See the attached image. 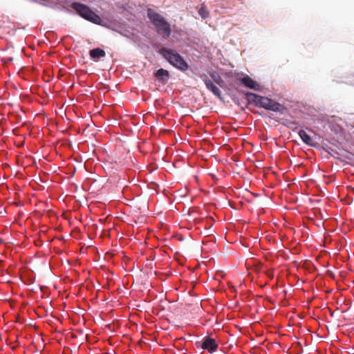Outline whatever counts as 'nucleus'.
<instances>
[{"mask_svg":"<svg viewBox=\"0 0 354 354\" xmlns=\"http://www.w3.org/2000/svg\"><path fill=\"white\" fill-rule=\"evenodd\" d=\"M247 100L257 107L272 111L274 112L283 113L286 108L283 105L267 97L261 96L252 93L245 94Z\"/></svg>","mask_w":354,"mask_h":354,"instance_id":"obj_1","label":"nucleus"},{"mask_svg":"<svg viewBox=\"0 0 354 354\" xmlns=\"http://www.w3.org/2000/svg\"><path fill=\"white\" fill-rule=\"evenodd\" d=\"M159 53L175 68L182 71L189 68L188 64L174 50L163 47L159 50Z\"/></svg>","mask_w":354,"mask_h":354,"instance_id":"obj_2","label":"nucleus"},{"mask_svg":"<svg viewBox=\"0 0 354 354\" xmlns=\"http://www.w3.org/2000/svg\"><path fill=\"white\" fill-rule=\"evenodd\" d=\"M147 17L157 29L158 33L163 34L168 37L171 33L170 24L165 19L153 10L149 8L147 10Z\"/></svg>","mask_w":354,"mask_h":354,"instance_id":"obj_3","label":"nucleus"},{"mask_svg":"<svg viewBox=\"0 0 354 354\" xmlns=\"http://www.w3.org/2000/svg\"><path fill=\"white\" fill-rule=\"evenodd\" d=\"M71 8L74 9L80 16L86 20L95 24H101L102 19L100 16L91 10L88 6L81 3L74 2L71 4Z\"/></svg>","mask_w":354,"mask_h":354,"instance_id":"obj_4","label":"nucleus"},{"mask_svg":"<svg viewBox=\"0 0 354 354\" xmlns=\"http://www.w3.org/2000/svg\"><path fill=\"white\" fill-rule=\"evenodd\" d=\"M202 79L207 87L215 96L218 97L220 100L222 99L221 91L220 89L208 78L206 75H203Z\"/></svg>","mask_w":354,"mask_h":354,"instance_id":"obj_5","label":"nucleus"},{"mask_svg":"<svg viewBox=\"0 0 354 354\" xmlns=\"http://www.w3.org/2000/svg\"><path fill=\"white\" fill-rule=\"evenodd\" d=\"M239 80L242 84L248 88L255 91H260L261 89V86L248 75L239 79Z\"/></svg>","mask_w":354,"mask_h":354,"instance_id":"obj_6","label":"nucleus"},{"mask_svg":"<svg viewBox=\"0 0 354 354\" xmlns=\"http://www.w3.org/2000/svg\"><path fill=\"white\" fill-rule=\"evenodd\" d=\"M201 347L203 349L207 350L209 352H213L217 349L218 344H216L215 339L209 337H205L201 344Z\"/></svg>","mask_w":354,"mask_h":354,"instance_id":"obj_7","label":"nucleus"},{"mask_svg":"<svg viewBox=\"0 0 354 354\" xmlns=\"http://www.w3.org/2000/svg\"><path fill=\"white\" fill-rule=\"evenodd\" d=\"M154 76L160 82H165L169 77V73L164 68L158 69L155 73Z\"/></svg>","mask_w":354,"mask_h":354,"instance_id":"obj_8","label":"nucleus"},{"mask_svg":"<svg viewBox=\"0 0 354 354\" xmlns=\"http://www.w3.org/2000/svg\"><path fill=\"white\" fill-rule=\"evenodd\" d=\"M298 133L299 137L305 144L311 147H314L315 145V143L314 142L313 138L305 131L300 130Z\"/></svg>","mask_w":354,"mask_h":354,"instance_id":"obj_9","label":"nucleus"},{"mask_svg":"<svg viewBox=\"0 0 354 354\" xmlns=\"http://www.w3.org/2000/svg\"><path fill=\"white\" fill-rule=\"evenodd\" d=\"M90 56L93 59H97L100 57H104L106 55L105 51L100 48H94L90 50L89 53Z\"/></svg>","mask_w":354,"mask_h":354,"instance_id":"obj_10","label":"nucleus"},{"mask_svg":"<svg viewBox=\"0 0 354 354\" xmlns=\"http://www.w3.org/2000/svg\"><path fill=\"white\" fill-rule=\"evenodd\" d=\"M198 13L203 19H205L209 16V12L204 6H201L198 10Z\"/></svg>","mask_w":354,"mask_h":354,"instance_id":"obj_11","label":"nucleus"},{"mask_svg":"<svg viewBox=\"0 0 354 354\" xmlns=\"http://www.w3.org/2000/svg\"><path fill=\"white\" fill-rule=\"evenodd\" d=\"M210 76L212 77L214 81L218 85L221 86V84L223 83V80L222 78L217 74L212 73L210 74Z\"/></svg>","mask_w":354,"mask_h":354,"instance_id":"obj_12","label":"nucleus"}]
</instances>
